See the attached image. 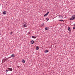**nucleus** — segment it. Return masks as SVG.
Here are the masks:
<instances>
[{
  "mask_svg": "<svg viewBox=\"0 0 75 75\" xmlns=\"http://www.w3.org/2000/svg\"><path fill=\"white\" fill-rule=\"evenodd\" d=\"M8 59V58H7L6 59V60H7V59Z\"/></svg>",
  "mask_w": 75,
  "mask_h": 75,
  "instance_id": "393cba45",
  "label": "nucleus"
},
{
  "mask_svg": "<svg viewBox=\"0 0 75 75\" xmlns=\"http://www.w3.org/2000/svg\"><path fill=\"white\" fill-rule=\"evenodd\" d=\"M68 30H69V31H71V28H70V27L69 26L68 27Z\"/></svg>",
  "mask_w": 75,
  "mask_h": 75,
  "instance_id": "1a4fd4ad",
  "label": "nucleus"
},
{
  "mask_svg": "<svg viewBox=\"0 0 75 75\" xmlns=\"http://www.w3.org/2000/svg\"><path fill=\"white\" fill-rule=\"evenodd\" d=\"M39 48H40V47H39L37 46L36 47V50H38L39 49Z\"/></svg>",
  "mask_w": 75,
  "mask_h": 75,
  "instance_id": "6e6552de",
  "label": "nucleus"
},
{
  "mask_svg": "<svg viewBox=\"0 0 75 75\" xmlns=\"http://www.w3.org/2000/svg\"><path fill=\"white\" fill-rule=\"evenodd\" d=\"M11 57H12V58H14V54H12L11 56Z\"/></svg>",
  "mask_w": 75,
  "mask_h": 75,
  "instance_id": "f8f14e48",
  "label": "nucleus"
},
{
  "mask_svg": "<svg viewBox=\"0 0 75 75\" xmlns=\"http://www.w3.org/2000/svg\"><path fill=\"white\" fill-rule=\"evenodd\" d=\"M10 34H11V35L13 34V33H12V32H11L10 33Z\"/></svg>",
  "mask_w": 75,
  "mask_h": 75,
  "instance_id": "aec40b11",
  "label": "nucleus"
},
{
  "mask_svg": "<svg viewBox=\"0 0 75 75\" xmlns=\"http://www.w3.org/2000/svg\"><path fill=\"white\" fill-rule=\"evenodd\" d=\"M46 19L47 20V21H48V20H49V18H46Z\"/></svg>",
  "mask_w": 75,
  "mask_h": 75,
  "instance_id": "2eb2a0df",
  "label": "nucleus"
},
{
  "mask_svg": "<svg viewBox=\"0 0 75 75\" xmlns=\"http://www.w3.org/2000/svg\"><path fill=\"white\" fill-rule=\"evenodd\" d=\"M12 67L11 68H8V70L10 71H13V69H12Z\"/></svg>",
  "mask_w": 75,
  "mask_h": 75,
  "instance_id": "7ed1b4c3",
  "label": "nucleus"
},
{
  "mask_svg": "<svg viewBox=\"0 0 75 75\" xmlns=\"http://www.w3.org/2000/svg\"><path fill=\"white\" fill-rule=\"evenodd\" d=\"M23 26L24 27H27V23L26 22H24L23 23Z\"/></svg>",
  "mask_w": 75,
  "mask_h": 75,
  "instance_id": "f03ea898",
  "label": "nucleus"
},
{
  "mask_svg": "<svg viewBox=\"0 0 75 75\" xmlns=\"http://www.w3.org/2000/svg\"><path fill=\"white\" fill-rule=\"evenodd\" d=\"M22 62L23 64H24V63H25V60L24 59H23L22 60Z\"/></svg>",
  "mask_w": 75,
  "mask_h": 75,
  "instance_id": "ddd939ff",
  "label": "nucleus"
},
{
  "mask_svg": "<svg viewBox=\"0 0 75 75\" xmlns=\"http://www.w3.org/2000/svg\"><path fill=\"white\" fill-rule=\"evenodd\" d=\"M61 16L62 18H64V16H61V15L59 16V17Z\"/></svg>",
  "mask_w": 75,
  "mask_h": 75,
  "instance_id": "f3484780",
  "label": "nucleus"
},
{
  "mask_svg": "<svg viewBox=\"0 0 75 75\" xmlns=\"http://www.w3.org/2000/svg\"><path fill=\"white\" fill-rule=\"evenodd\" d=\"M5 58H6V57H5Z\"/></svg>",
  "mask_w": 75,
  "mask_h": 75,
  "instance_id": "cd10ccee",
  "label": "nucleus"
},
{
  "mask_svg": "<svg viewBox=\"0 0 75 75\" xmlns=\"http://www.w3.org/2000/svg\"><path fill=\"white\" fill-rule=\"evenodd\" d=\"M8 70H6V72L7 73V72H8Z\"/></svg>",
  "mask_w": 75,
  "mask_h": 75,
  "instance_id": "a211bd4d",
  "label": "nucleus"
},
{
  "mask_svg": "<svg viewBox=\"0 0 75 75\" xmlns=\"http://www.w3.org/2000/svg\"><path fill=\"white\" fill-rule=\"evenodd\" d=\"M3 60L4 61H4L5 60V59L4 58L3 59Z\"/></svg>",
  "mask_w": 75,
  "mask_h": 75,
  "instance_id": "5701e85b",
  "label": "nucleus"
},
{
  "mask_svg": "<svg viewBox=\"0 0 75 75\" xmlns=\"http://www.w3.org/2000/svg\"><path fill=\"white\" fill-rule=\"evenodd\" d=\"M0 6H1V4H0Z\"/></svg>",
  "mask_w": 75,
  "mask_h": 75,
  "instance_id": "bb28decb",
  "label": "nucleus"
},
{
  "mask_svg": "<svg viewBox=\"0 0 75 75\" xmlns=\"http://www.w3.org/2000/svg\"><path fill=\"white\" fill-rule=\"evenodd\" d=\"M32 38H34V39L36 38H37V36H36L35 37L34 36H32Z\"/></svg>",
  "mask_w": 75,
  "mask_h": 75,
  "instance_id": "0eeeda50",
  "label": "nucleus"
},
{
  "mask_svg": "<svg viewBox=\"0 0 75 75\" xmlns=\"http://www.w3.org/2000/svg\"><path fill=\"white\" fill-rule=\"evenodd\" d=\"M49 28L48 27H46V28H45V30H47H47H48V28Z\"/></svg>",
  "mask_w": 75,
  "mask_h": 75,
  "instance_id": "9d476101",
  "label": "nucleus"
},
{
  "mask_svg": "<svg viewBox=\"0 0 75 75\" xmlns=\"http://www.w3.org/2000/svg\"><path fill=\"white\" fill-rule=\"evenodd\" d=\"M73 17L72 18H69V20H75V15H73Z\"/></svg>",
  "mask_w": 75,
  "mask_h": 75,
  "instance_id": "f257e3e1",
  "label": "nucleus"
},
{
  "mask_svg": "<svg viewBox=\"0 0 75 75\" xmlns=\"http://www.w3.org/2000/svg\"><path fill=\"white\" fill-rule=\"evenodd\" d=\"M7 61V59H5L4 62H5V61Z\"/></svg>",
  "mask_w": 75,
  "mask_h": 75,
  "instance_id": "6ab92c4d",
  "label": "nucleus"
},
{
  "mask_svg": "<svg viewBox=\"0 0 75 75\" xmlns=\"http://www.w3.org/2000/svg\"><path fill=\"white\" fill-rule=\"evenodd\" d=\"M41 26H43V25H44V23H42L41 25Z\"/></svg>",
  "mask_w": 75,
  "mask_h": 75,
  "instance_id": "dca6fc26",
  "label": "nucleus"
},
{
  "mask_svg": "<svg viewBox=\"0 0 75 75\" xmlns=\"http://www.w3.org/2000/svg\"><path fill=\"white\" fill-rule=\"evenodd\" d=\"M30 42H31V44H34V40H32Z\"/></svg>",
  "mask_w": 75,
  "mask_h": 75,
  "instance_id": "423d86ee",
  "label": "nucleus"
},
{
  "mask_svg": "<svg viewBox=\"0 0 75 75\" xmlns=\"http://www.w3.org/2000/svg\"><path fill=\"white\" fill-rule=\"evenodd\" d=\"M3 14H7V12L6 11H4L2 13Z\"/></svg>",
  "mask_w": 75,
  "mask_h": 75,
  "instance_id": "39448f33",
  "label": "nucleus"
},
{
  "mask_svg": "<svg viewBox=\"0 0 75 75\" xmlns=\"http://www.w3.org/2000/svg\"><path fill=\"white\" fill-rule=\"evenodd\" d=\"M69 33H71V32H70Z\"/></svg>",
  "mask_w": 75,
  "mask_h": 75,
  "instance_id": "c85d7f7f",
  "label": "nucleus"
},
{
  "mask_svg": "<svg viewBox=\"0 0 75 75\" xmlns=\"http://www.w3.org/2000/svg\"><path fill=\"white\" fill-rule=\"evenodd\" d=\"M49 13V12H47L45 14V15H44V17H46V16H47V15H48V14Z\"/></svg>",
  "mask_w": 75,
  "mask_h": 75,
  "instance_id": "20e7f679",
  "label": "nucleus"
},
{
  "mask_svg": "<svg viewBox=\"0 0 75 75\" xmlns=\"http://www.w3.org/2000/svg\"><path fill=\"white\" fill-rule=\"evenodd\" d=\"M17 67L18 68H20V66H17Z\"/></svg>",
  "mask_w": 75,
  "mask_h": 75,
  "instance_id": "412c9836",
  "label": "nucleus"
},
{
  "mask_svg": "<svg viewBox=\"0 0 75 75\" xmlns=\"http://www.w3.org/2000/svg\"><path fill=\"white\" fill-rule=\"evenodd\" d=\"M74 26H75V23H74Z\"/></svg>",
  "mask_w": 75,
  "mask_h": 75,
  "instance_id": "a878e982",
  "label": "nucleus"
},
{
  "mask_svg": "<svg viewBox=\"0 0 75 75\" xmlns=\"http://www.w3.org/2000/svg\"><path fill=\"white\" fill-rule=\"evenodd\" d=\"M59 21H64V20L62 19H61V20H59Z\"/></svg>",
  "mask_w": 75,
  "mask_h": 75,
  "instance_id": "4468645a",
  "label": "nucleus"
},
{
  "mask_svg": "<svg viewBox=\"0 0 75 75\" xmlns=\"http://www.w3.org/2000/svg\"><path fill=\"white\" fill-rule=\"evenodd\" d=\"M48 50H46L44 52L47 53L48 52Z\"/></svg>",
  "mask_w": 75,
  "mask_h": 75,
  "instance_id": "9b49d317",
  "label": "nucleus"
},
{
  "mask_svg": "<svg viewBox=\"0 0 75 75\" xmlns=\"http://www.w3.org/2000/svg\"><path fill=\"white\" fill-rule=\"evenodd\" d=\"M10 58H11V57H8V59Z\"/></svg>",
  "mask_w": 75,
  "mask_h": 75,
  "instance_id": "b1692460",
  "label": "nucleus"
},
{
  "mask_svg": "<svg viewBox=\"0 0 75 75\" xmlns=\"http://www.w3.org/2000/svg\"><path fill=\"white\" fill-rule=\"evenodd\" d=\"M73 29H75V26L73 28Z\"/></svg>",
  "mask_w": 75,
  "mask_h": 75,
  "instance_id": "4be33fe9",
  "label": "nucleus"
}]
</instances>
